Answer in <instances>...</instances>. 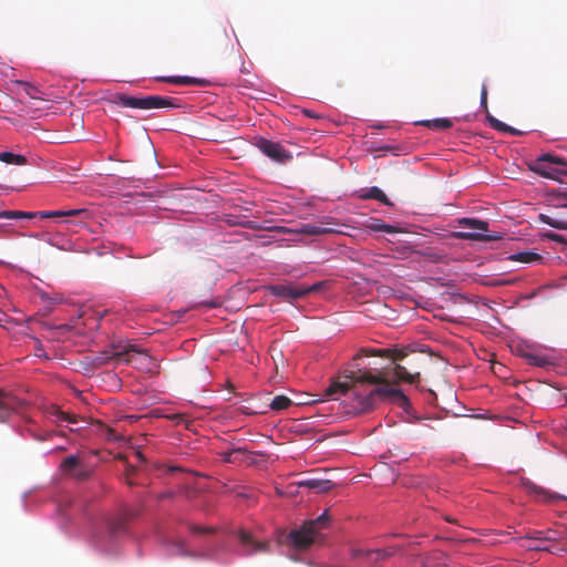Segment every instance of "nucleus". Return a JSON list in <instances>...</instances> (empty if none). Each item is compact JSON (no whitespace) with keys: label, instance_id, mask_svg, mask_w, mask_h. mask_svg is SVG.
<instances>
[{"label":"nucleus","instance_id":"nucleus-21","mask_svg":"<svg viewBox=\"0 0 567 567\" xmlns=\"http://www.w3.org/2000/svg\"><path fill=\"white\" fill-rule=\"evenodd\" d=\"M49 414L53 417V422L56 425H60L62 422H68L70 424H76L79 422L76 415L66 413L56 406H52L49 410Z\"/></svg>","mask_w":567,"mask_h":567},{"label":"nucleus","instance_id":"nucleus-13","mask_svg":"<svg viewBox=\"0 0 567 567\" xmlns=\"http://www.w3.org/2000/svg\"><path fill=\"white\" fill-rule=\"evenodd\" d=\"M19 405L20 401L14 395L0 390V422L7 421Z\"/></svg>","mask_w":567,"mask_h":567},{"label":"nucleus","instance_id":"nucleus-28","mask_svg":"<svg viewBox=\"0 0 567 567\" xmlns=\"http://www.w3.org/2000/svg\"><path fill=\"white\" fill-rule=\"evenodd\" d=\"M544 171L545 173H538L543 177L550 178V179H557L558 174L567 175V168H559V167H553L551 164H548L547 161L544 162Z\"/></svg>","mask_w":567,"mask_h":567},{"label":"nucleus","instance_id":"nucleus-29","mask_svg":"<svg viewBox=\"0 0 567 567\" xmlns=\"http://www.w3.org/2000/svg\"><path fill=\"white\" fill-rule=\"evenodd\" d=\"M292 404V401L286 395H277L272 399L270 408L274 411H282L288 409Z\"/></svg>","mask_w":567,"mask_h":567},{"label":"nucleus","instance_id":"nucleus-32","mask_svg":"<svg viewBox=\"0 0 567 567\" xmlns=\"http://www.w3.org/2000/svg\"><path fill=\"white\" fill-rule=\"evenodd\" d=\"M44 241L54 246L55 248H64V244L62 243L63 238L61 236H50L49 234L43 235Z\"/></svg>","mask_w":567,"mask_h":567},{"label":"nucleus","instance_id":"nucleus-5","mask_svg":"<svg viewBox=\"0 0 567 567\" xmlns=\"http://www.w3.org/2000/svg\"><path fill=\"white\" fill-rule=\"evenodd\" d=\"M135 354L148 357L146 350L140 349L135 344L114 343L112 344L111 350L103 351L94 357L92 363L95 367H102L107 364L113 359L124 363H132Z\"/></svg>","mask_w":567,"mask_h":567},{"label":"nucleus","instance_id":"nucleus-40","mask_svg":"<svg viewBox=\"0 0 567 567\" xmlns=\"http://www.w3.org/2000/svg\"><path fill=\"white\" fill-rule=\"evenodd\" d=\"M202 306L208 307V308H218L221 305L220 300H210V301H203L200 303Z\"/></svg>","mask_w":567,"mask_h":567},{"label":"nucleus","instance_id":"nucleus-18","mask_svg":"<svg viewBox=\"0 0 567 567\" xmlns=\"http://www.w3.org/2000/svg\"><path fill=\"white\" fill-rule=\"evenodd\" d=\"M367 355H373V357H381V358H389L393 361H402L408 357V352L405 349H379V350H371L369 352H365Z\"/></svg>","mask_w":567,"mask_h":567},{"label":"nucleus","instance_id":"nucleus-49","mask_svg":"<svg viewBox=\"0 0 567 567\" xmlns=\"http://www.w3.org/2000/svg\"><path fill=\"white\" fill-rule=\"evenodd\" d=\"M537 548H538V549H540V547H537ZM542 549H545V550L550 551V553H553V551H554V549H553V548H547V547H542Z\"/></svg>","mask_w":567,"mask_h":567},{"label":"nucleus","instance_id":"nucleus-10","mask_svg":"<svg viewBox=\"0 0 567 567\" xmlns=\"http://www.w3.org/2000/svg\"><path fill=\"white\" fill-rule=\"evenodd\" d=\"M522 485H523L524 488H526V491L529 494L536 496L537 499L543 501L545 503H551V502H555V501L565 499L564 496H561V495H559L557 493H551V492L543 488L542 486L536 485L535 483H533L528 478H523L522 480Z\"/></svg>","mask_w":567,"mask_h":567},{"label":"nucleus","instance_id":"nucleus-17","mask_svg":"<svg viewBox=\"0 0 567 567\" xmlns=\"http://www.w3.org/2000/svg\"><path fill=\"white\" fill-rule=\"evenodd\" d=\"M359 198L361 199H375L386 206H393V203L386 197V195L377 186L364 188L360 190Z\"/></svg>","mask_w":567,"mask_h":567},{"label":"nucleus","instance_id":"nucleus-31","mask_svg":"<svg viewBox=\"0 0 567 567\" xmlns=\"http://www.w3.org/2000/svg\"><path fill=\"white\" fill-rule=\"evenodd\" d=\"M80 461L75 455H70L61 464V468L65 473H72L79 467Z\"/></svg>","mask_w":567,"mask_h":567},{"label":"nucleus","instance_id":"nucleus-43","mask_svg":"<svg viewBox=\"0 0 567 567\" xmlns=\"http://www.w3.org/2000/svg\"><path fill=\"white\" fill-rule=\"evenodd\" d=\"M133 473H134V468H133V467L127 468V471H126L127 481H126V482H127V484H128L130 486H132V485L134 484V483H133V481H131V480L128 478V476H130L131 474H133Z\"/></svg>","mask_w":567,"mask_h":567},{"label":"nucleus","instance_id":"nucleus-26","mask_svg":"<svg viewBox=\"0 0 567 567\" xmlns=\"http://www.w3.org/2000/svg\"><path fill=\"white\" fill-rule=\"evenodd\" d=\"M532 539L537 540H547V542H557L561 539V535L556 530H535L529 536Z\"/></svg>","mask_w":567,"mask_h":567},{"label":"nucleus","instance_id":"nucleus-2","mask_svg":"<svg viewBox=\"0 0 567 567\" xmlns=\"http://www.w3.org/2000/svg\"><path fill=\"white\" fill-rule=\"evenodd\" d=\"M457 225L464 230L453 231L452 237L475 241H495L503 238V234L489 230L488 223L478 218H460Z\"/></svg>","mask_w":567,"mask_h":567},{"label":"nucleus","instance_id":"nucleus-33","mask_svg":"<svg viewBox=\"0 0 567 567\" xmlns=\"http://www.w3.org/2000/svg\"><path fill=\"white\" fill-rule=\"evenodd\" d=\"M102 429L106 440L111 442H117L122 439L121 435H118L113 429L104 425H102Z\"/></svg>","mask_w":567,"mask_h":567},{"label":"nucleus","instance_id":"nucleus-37","mask_svg":"<svg viewBox=\"0 0 567 567\" xmlns=\"http://www.w3.org/2000/svg\"><path fill=\"white\" fill-rule=\"evenodd\" d=\"M73 472H74V473H73V476H74L75 478H78V480H84V478H86V477L89 476L87 471H86V470H84V468H79V467H78V468H76L75 471H73Z\"/></svg>","mask_w":567,"mask_h":567},{"label":"nucleus","instance_id":"nucleus-8","mask_svg":"<svg viewBox=\"0 0 567 567\" xmlns=\"http://www.w3.org/2000/svg\"><path fill=\"white\" fill-rule=\"evenodd\" d=\"M254 145L267 157L278 163H286L292 157L279 143L264 137H256Z\"/></svg>","mask_w":567,"mask_h":567},{"label":"nucleus","instance_id":"nucleus-9","mask_svg":"<svg viewBox=\"0 0 567 567\" xmlns=\"http://www.w3.org/2000/svg\"><path fill=\"white\" fill-rule=\"evenodd\" d=\"M138 513L128 507H124L117 515L107 519V528L112 536L120 535L125 532L127 522L136 517Z\"/></svg>","mask_w":567,"mask_h":567},{"label":"nucleus","instance_id":"nucleus-34","mask_svg":"<svg viewBox=\"0 0 567 567\" xmlns=\"http://www.w3.org/2000/svg\"><path fill=\"white\" fill-rule=\"evenodd\" d=\"M543 236L548 238V239H550V240L557 241V243L567 244V241L564 238V236L558 235V234L553 233V231L545 233Z\"/></svg>","mask_w":567,"mask_h":567},{"label":"nucleus","instance_id":"nucleus-15","mask_svg":"<svg viewBox=\"0 0 567 567\" xmlns=\"http://www.w3.org/2000/svg\"><path fill=\"white\" fill-rule=\"evenodd\" d=\"M547 161L548 164L561 166L560 168H567V161L560 156L553 155V154H544L539 156L530 166L532 171L535 173H545L544 171V162Z\"/></svg>","mask_w":567,"mask_h":567},{"label":"nucleus","instance_id":"nucleus-50","mask_svg":"<svg viewBox=\"0 0 567 567\" xmlns=\"http://www.w3.org/2000/svg\"><path fill=\"white\" fill-rule=\"evenodd\" d=\"M446 520L450 522V523H454L455 520L450 518V517H446Z\"/></svg>","mask_w":567,"mask_h":567},{"label":"nucleus","instance_id":"nucleus-42","mask_svg":"<svg viewBox=\"0 0 567 567\" xmlns=\"http://www.w3.org/2000/svg\"><path fill=\"white\" fill-rule=\"evenodd\" d=\"M270 243L268 240H259L255 244L256 248H262L268 246Z\"/></svg>","mask_w":567,"mask_h":567},{"label":"nucleus","instance_id":"nucleus-6","mask_svg":"<svg viewBox=\"0 0 567 567\" xmlns=\"http://www.w3.org/2000/svg\"><path fill=\"white\" fill-rule=\"evenodd\" d=\"M55 218V217H76L80 221L91 217V213L86 208L69 209V210H44V212H21V210H2L0 218L2 219H21V218Z\"/></svg>","mask_w":567,"mask_h":567},{"label":"nucleus","instance_id":"nucleus-39","mask_svg":"<svg viewBox=\"0 0 567 567\" xmlns=\"http://www.w3.org/2000/svg\"><path fill=\"white\" fill-rule=\"evenodd\" d=\"M189 530H190L192 533H195V534H197V533H198V534H202V533H209V532H212V529H210V528H204V527H199V526H197V525H190V526H189Z\"/></svg>","mask_w":567,"mask_h":567},{"label":"nucleus","instance_id":"nucleus-45","mask_svg":"<svg viewBox=\"0 0 567 567\" xmlns=\"http://www.w3.org/2000/svg\"><path fill=\"white\" fill-rule=\"evenodd\" d=\"M408 365H409L412 370H414V371H419L417 369L420 368V365H419V364H416L415 362H413V361H408Z\"/></svg>","mask_w":567,"mask_h":567},{"label":"nucleus","instance_id":"nucleus-41","mask_svg":"<svg viewBox=\"0 0 567 567\" xmlns=\"http://www.w3.org/2000/svg\"><path fill=\"white\" fill-rule=\"evenodd\" d=\"M426 257H427L431 261H433V262H436V261H439V260H440V256H439L437 254H435V252H429V254H426Z\"/></svg>","mask_w":567,"mask_h":567},{"label":"nucleus","instance_id":"nucleus-3","mask_svg":"<svg viewBox=\"0 0 567 567\" xmlns=\"http://www.w3.org/2000/svg\"><path fill=\"white\" fill-rule=\"evenodd\" d=\"M329 523L328 513L324 512L316 519H310L303 523L299 529H293L289 533V540L298 549L308 548L313 542L319 530L326 528Z\"/></svg>","mask_w":567,"mask_h":567},{"label":"nucleus","instance_id":"nucleus-23","mask_svg":"<svg viewBox=\"0 0 567 567\" xmlns=\"http://www.w3.org/2000/svg\"><path fill=\"white\" fill-rule=\"evenodd\" d=\"M16 84L21 86L23 92L31 99L45 100L44 93L37 85L25 81H17Z\"/></svg>","mask_w":567,"mask_h":567},{"label":"nucleus","instance_id":"nucleus-30","mask_svg":"<svg viewBox=\"0 0 567 567\" xmlns=\"http://www.w3.org/2000/svg\"><path fill=\"white\" fill-rule=\"evenodd\" d=\"M528 363L539 368H547L551 365V361L549 358L543 354H527Z\"/></svg>","mask_w":567,"mask_h":567},{"label":"nucleus","instance_id":"nucleus-48","mask_svg":"<svg viewBox=\"0 0 567 567\" xmlns=\"http://www.w3.org/2000/svg\"><path fill=\"white\" fill-rule=\"evenodd\" d=\"M303 112H305V114H306V115H308V116H310V117L315 116V115H313L310 111H308V110H305Z\"/></svg>","mask_w":567,"mask_h":567},{"label":"nucleus","instance_id":"nucleus-24","mask_svg":"<svg viewBox=\"0 0 567 567\" xmlns=\"http://www.w3.org/2000/svg\"><path fill=\"white\" fill-rule=\"evenodd\" d=\"M417 124L426 126L432 130H436V131L449 130L453 126L452 121L449 118L426 120V121L417 122Z\"/></svg>","mask_w":567,"mask_h":567},{"label":"nucleus","instance_id":"nucleus-38","mask_svg":"<svg viewBox=\"0 0 567 567\" xmlns=\"http://www.w3.org/2000/svg\"><path fill=\"white\" fill-rule=\"evenodd\" d=\"M175 494L176 493L174 491H166V492L157 494L156 498L158 501L171 499L175 496Z\"/></svg>","mask_w":567,"mask_h":567},{"label":"nucleus","instance_id":"nucleus-51","mask_svg":"<svg viewBox=\"0 0 567 567\" xmlns=\"http://www.w3.org/2000/svg\"><path fill=\"white\" fill-rule=\"evenodd\" d=\"M567 206V204H565Z\"/></svg>","mask_w":567,"mask_h":567},{"label":"nucleus","instance_id":"nucleus-47","mask_svg":"<svg viewBox=\"0 0 567 567\" xmlns=\"http://www.w3.org/2000/svg\"><path fill=\"white\" fill-rule=\"evenodd\" d=\"M423 567H432V561L430 558H427L425 561H424V565Z\"/></svg>","mask_w":567,"mask_h":567},{"label":"nucleus","instance_id":"nucleus-1","mask_svg":"<svg viewBox=\"0 0 567 567\" xmlns=\"http://www.w3.org/2000/svg\"><path fill=\"white\" fill-rule=\"evenodd\" d=\"M336 393L351 398L354 401L353 410L358 413L371 410L378 399L389 400L401 408L410 405L408 396L400 389L369 371H346L344 381L333 382L327 389L328 395Z\"/></svg>","mask_w":567,"mask_h":567},{"label":"nucleus","instance_id":"nucleus-19","mask_svg":"<svg viewBox=\"0 0 567 567\" xmlns=\"http://www.w3.org/2000/svg\"><path fill=\"white\" fill-rule=\"evenodd\" d=\"M506 259L523 264H537L542 262L544 257L530 250H519L516 254L507 256Z\"/></svg>","mask_w":567,"mask_h":567},{"label":"nucleus","instance_id":"nucleus-36","mask_svg":"<svg viewBox=\"0 0 567 567\" xmlns=\"http://www.w3.org/2000/svg\"><path fill=\"white\" fill-rule=\"evenodd\" d=\"M375 229L377 230H382V231H385V233H396V228L394 226L386 225V224H379V225L375 226Z\"/></svg>","mask_w":567,"mask_h":567},{"label":"nucleus","instance_id":"nucleus-25","mask_svg":"<svg viewBox=\"0 0 567 567\" xmlns=\"http://www.w3.org/2000/svg\"><path fill=\"white\" fill-rule=\"evenodd\" d=\"M157 81L173 83V84H181V85H188V84H203L204 81L190 78V76H161L156 78Z\"/></svg>","mask_w":567,"mask_h":567},{"label":"nucleus","instance_id":"nucleus-35","mask_svg":"<svg viewBox=\"0 0 567 567\" xmlns=\"http://www.w3.org/2000/svg\"><path fill=\"white\" fill-rule=\"evenodd\" d=\"M481 106L486 111L487 114V87L486 85H483L482 92H481Z\"/></svg>","mask_w":567,"mask_h":567},{"label":"nucleus","instance_id":"nucleus-27","mask_svg":"<svg viewBox=\"0 0 567 567\" xmlns=\"http://www.w3.org/2000/svg\"><path fill=\"white\" fill-rule=\"evenodd\" d=\"M0 161L7 164L25 165L27 157L20 154H13L11 152L0 153Z\"/></svg>","mask_w":567,"mask_h":567},{"label":"nucleus","instance_id":"nucleus-12","mask_svg":"<svg viewBox=\"0 0 567 567\" xmlns=\"http://www.w3.org/2000/svg\"><path fill=\"white\" fill-rule=\"evenodd\" d=\"M393 554H394V549L393 548H388V549H363V548H358V549H354L353 553H352L353 557H355V558H364L369 563H379L381 560H384V559L391 557Z\"/></svg>","mask_w":567,"mask_h":567},{"label":"nucleus","instance_id":"nucleus-44","mask_svg":"<svg viewBox=\"0 0 567 567\" xmlns=\"http://www.w3.org/2000/svg\"><path fill=\"white\" fill-rule=\"evenodd\" d=\"M166 471H167L168 473H174V472H179V471H182V468H181V467H178V466H167V467H166Z\"/></svg>","mask_w":567,"mask_h":567},{"label":"nucleus","instance_id":"nucleus-7","mask_svg":"<svg viewBox=\"0 0 567 567\" xmlns=\"http://www.w3.org/2000/svg\"><path fill=\"white\" fill-rule=\"evenodd\" d=\"M324 286L323 281L316 282L311 286H298V285H274L270 286L269 292L276 297H282L286 299H299L311 292H317Z\"/></svg>","mask_w":567,"mask_h":567},{"label":"nucleus","instance_id":"nucleus-14","mask_svg":"<svg viewBox=\"0 0 567 567\" xmlns=\"http://www.w3.org/2000/svg\"><path fill=\"white\" fill-rule=\"evenodd\" d=\"M298 486L307 487L316 493H326L333 488L334 483L330 480L311 477L298 482Z\"/></svg>","mask_w":567,"mask_h":567},{"label":"nucleus","instance_id":"nucleus-46","mask_svg":"<svg viewBox=\"0 0 567 567\" xmlns=\"http://www.w3.org/2000/svg\"><path fill=\"white\" fill-rule=\"evenodd\" d=\"M564 251L567 252V250H564ZM557 260L558 261H567V254L565 255V257L557 256Z\"/></svg>","mask_w":567,"mask_h":567},{"label":"nucleus","instance_id":"nucleus-4","mask_svg":"<svg viewBox=\"0 0 567 567\" xmlns=\"http://www.w3.org/2000/svg\"><path fill=\"white\" fill-rule=\"evenodd\" d=\"M111 102L123 107L152 110L176 107L175 100L168 96L148 95L143 97L128 96L125 94H115Z\"/></svg>","mask_w":567,"mask_h":567},{"label":"nucleus","instance_id":"nucleus-22","mask_svg":"<svg viewBox=\"0 0 567 567\" xmlns=\"http://www.w3.org/2000/svg\"><path fill=\"white\" fill-rule=\"evenodd\" d=\"M486 118H487V122L489 123V125L498 132L508 133L513 136L522 135L520 131L501 122L499 120L495 118L491 114H486Z\"/></svg>","mask_w":567,"mask_h":567},{"label":"nucleus","instance_id":"nucleus-11","mask_svg":"<svg viewBox=\"0 0 567 567\" xmlns=\"http://www.w3.org/2000/svg\"><path fill=\"white\" fill-rule=\"evenodd\" d=\"M241 545L246 548L245 554L251 555L256 553H265L268 550L269 544L267 542L256 540L252 535L246 530L238 533Z\"/></svg>","mask_w":567,"mask_h":567},{"label":"nucleus","instance_id":"nucleus-16","mask_svg":"<svg viewBox=\"0 0 567 567\" xmlns=\"http://www.w3.org/2000/svg\"><path fill=\"white\" fill-rule=\"evenodd\" d=\"M393 375L399 381L406 382L410 384L417 383L420 381V371L410 372L405 365L395 363L392 368Z\"/></svg>","mask_w":567,"mask_h":567},{"label":"nucleus","instance_id":"nucleus-20","mask_svg":"<svg viewBox=\"0 0 567 567\" xmlns=\"http://www.w3.org/2000/svg\"><path fill=\"white\" fill-rule=\"evenodd\" d=\"M249 451L245 447H235L220 453V456L226 463H241L248 458Z\"/></svg>","mask_w":567,"mask_h":567}]
</instances>
